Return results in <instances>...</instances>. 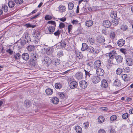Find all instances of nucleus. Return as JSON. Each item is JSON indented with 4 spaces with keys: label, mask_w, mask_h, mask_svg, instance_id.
<instances>
[{
    "label": "nucleus",
    "mask_w": 133,
    "mask_h": 133,
    "mask_svg": "<svg viewBox=\"0 0 133 133\" xmlns=\"http://www.w3.org/2000/svg\"><path fill=\"white\" fill-rule=\"evenodd\" d=\"M117 118V116L115 115H113L111 116L110 117V119L112 121L115 120Z\"/></svg>",
    "instance_id": "obj_49"
},
{
    "label": "nucleus",
    "mask_w": 133,
    "mask_h": 133,
    "mask_svg": "<svg viewBox=\"0 0 133 133\" xmlns=\"http://www.w3.org/2000/svg\"><path fill=\"white\" fill-rule=\"evenodd\" d=\"M60 60L57 59H55L54 60L53 62V64L54 65H58L59 64Z\"/></svg>",
    "instance_id": "obj_37"
},
{
    "label": "nucleus",
    "mask_w": 133,
    "mask_h": 133,
    "mask_svg": "<svg viewBox=\"0 0 133 133\" xmlns=\"http://www.w3.org/2000/svg\"><path fill=\"white\" fill-rule=\"evenodd\" d=\"M40 14V13H38L36 15H35L33 17L31 18V19H33L36 18L38 17V16H39Z\"/></svg>",
    "instance_id": "obj_61"
},
{
    "label": "nucleus",
    "mask_w": 133,
    "mask_h": 133,
    "mask_svg": "<svg viewBox=\"0 0 133 133\" xmlns=\"http://www.w3.org/2000/svg\"><path fill=\"white\" fill-rule=\"evenodd\" d=\"M121 83L120 80L118 79H116L114 82V86L117 87H119L121 86Z\"/></svg>",
    "instance_id": "obj_12"
},
{
    "label": "nucleus",
    "mask_w": 133,
    "mask_h": 133,
    "mask_svg": "<svg viewBox=\"0 0 133 133\" xmlns=\"http://www.w3.org/2000/svg\"><path fill=\"white\" fill-rule=\"evenodd\" d=\"M36 54L34 52L31 54V57L29 62V64L32 67L34 66L36 63V61L37 60Z\"/></svg>",
    "instance_id": "obj_1"
},
{
    "label": "nucleus",
    "mask_w": 133,
    "mask_h": 133,
    "mask_svg": "<svg viewBox=\"0 0 133 133\" xmlns=\"http://www.w3.org/2000/svg\"><path fill=\"white\" fill-rule=\"evenodd\" d=\"M89 46L87 44L85 43H83L82 44V47L81 48L82 50L84 51L86 50H88Z\"/></svg>",
    "instance_id": "obj_20"
},
{
    "label": "nucleus",
    "mask_w": 133,
    "mask_h": 133,
    "mask_svg": "<svg viewBox=\"0 0 133 133\" xmlns=\"http://www.w3.org/2000/svg\"><path fill=\"white\" fill-rule=\"evenodd\" d=\"M126 61L127 64L129 66H131L133 64V61L130 58H127Z\"/></svg>",
    "instance_id": "obj_16"
},
{
    "label": "nucleus",
    "mask_w": 133,
    "mask_h": 133,
    "mask_svg": "<svg viewBox=\"0 0 133 133\" xmlns=\"http://www.w3.org/2000/svg\"><path fill=\"white\" fill-rule=\"evenodd\" d=\"M66 45V44L65 41H63L61 43H59L58 46H59V48L63 49L65 48Z\"/></svg>",
    "instance_id": "obj_25"
},
{
    "label": "nucleus",
    "mask_w": 133,
    "mask_h": 133,
    "mask_svg": "<svg viewBox=\"0 0 133 133\" xmlns=\"http://www.w3.org/2000/svg\"><path fill=\"white\" fill-rule=\"evenodd\" d=\"M45 20H49L51 19L52 17L49 15H47L45 16Z\"/></svg>",
    "instance_id": "obj_53"
},
{
    "label": "nucleus",
    "mask_w": 133,
    "mask_h": 133,
    "mask_svg": "<svg viewBox=\"0 0 133 133\" xmlns=\"http://www.w3.org/2000/svg\"><path fill=\"white\" fill-rule=\"evenodd\" d=\"M58 95L61 99H63L65 97V95L63 92H59Z\"/></svg>",
    "instance_id": "obj_42"
},
{
    "label": "nucleus",
    "mask_w": 133,
    "mask_h": 133,
    "mask_svg": "<svg viewBox=\"0 0 133 133\" xmlns=\"http://www.w3.org/2000/svg\"><path fill=\"white\" fill-rule=\"evenodd\" d=\"M87 42L91 44H93L94 42V41L92 38H89L87 40Z\"/></svg>",
    "instance_id": "obj_40"
},
{
    "label": "nucleus",
    "mask_w": 133,
    "mask_h": 133,
    "mask_svg": "<svg viewBox=\"0 0 133 133\" xmlns=\"http://www.w3.org/2000/svg\"><path fill=\"white\" fill-rule=\"evenodd\" d=\"M101 86L103 88H106L108 87V84L106 80L103 79L102 81Z\"/></svg>",
    "instance_id": "obj_7"
},
{
    "label": "nucleus",
    "mask_w": 133,
    "mask_h": 133,
    "mask_svg": "<svg viewBox=\"0 0 133 133\" xmlns=\"http://www.w3.org/2000/svg\"><path fill=\"white\" fill-rule=\"evenodd\" d=\"M84 127L85 128H87L89 126V123L88 122H86L84 123Z\"/></svg>",
    "instance_id": "obj_59"
},
{
    "label": "nucleus",
    "mask_w": 133,
    "mask_h": 133,
    "mask_svg": "<svg viewBox=\"0 0 133 133\" xmlns=\"http://www.w3.org/2000/svg\"><path fill=\"white\" fill-rule=\"evenodd\" d=\"M59 28L60 29H62L65 27V24L61 22L59 25Z\"/></svg>",
    "instance_id": "obj_52"
},
{
    "label": "nucleus",
    "mask_w": 133,
    "mask_h": 133,
    "mask_svg": "<svg viewBox=\"0 0 133 133\" xmlns=\"http://www.w3.org/2000/svg\"><path fill=\"white\" fill-rule=\"evenodd\" d=\"M93 24V22L92 21L89 20L86 21L85 22L86 26L88 27L91 26Z\"/></svg>",
    "instance_id": "obj_29"
},
{
    "label": "nucleus",
    "mask_w": 133,
    "mask_h": 133,
    "mask_svg": "<svg viewBox=\"0 0 133 133\" xmlns=\"http://www.w3.org/2000/svg\"><path fill=\"white\" fill-rule=\"evenodd\" d=\"M22 56V58L25 61L28 60L29 57V54L27 53L23 54Z\"/></svg>",
    "instance_id": "obj_18"
},
{
    "label": "nucleus",
    "mask_w": 133,
    "mask_h": 133,
    "mask_svg": "<svg viewBox=\"0 0 133 133\" xmlns=\"http://www.w3.org/2000/svg\"><path fill=\"white\" fill-rule=\"evenodd\" d=\"M103 24L104 27L108 28H109L111 24V23L108 20H105L103 23Z\"/></svg>",
    "instance_id": "obj_10"
},
{
    "label": "nucleus",
    "mask_w": 133,
    "mask_h": 133,
    "mask_svg": "<svg viewBox=\"0 0 133 133\" xmlns=\"http://www.w3.org/2000/svg\"><path fill=\"white\" fill-rule=\"evenodd\" d=\"M40 33L38 30H35L33 34L34 37H38L40 35Z\"/></svg>",
    "instance_id": "obj_28"
},
{
    "label": "nucleus",
    "mask_w": 133,
    "mask_h": 133,
    "mask_svg": "<svg viewBox=\"0 0 133 133\" xmlns=\"http://www.w3.org/2000/svg\"><path fill=\"white\" fill-rule=\"evenodd\" d=\"M58 19L62 22H64L66 20V18L65 17H63L61 18H58Z\"/></svg>",
    "instance_id": "obj_60"
},
{
    "label": "nucleus",
    "mask_w": 133,
    "mask_h": 133,
    "mask_svg": "<svg viewBox=\"0 0 133 133\" xmlns=\"http://www.w3.org/2000/svg\"><path fill=\"white\" fill-rule=\"evenodd\" d=\"M122 79L125 81H127L129 79V77L126 74H123L122 76Z\"/></svg>",
    "instance_id": "obj_22"
},
{
    "label": "nucleus",
    "mask_w": 133,
    "mask_h": 133,
    "mask_svg": "<svg viewBox=\"0 0 133 133\" xmlns=\"http://www.w3.org/2000/svg\"><path fill=\"white\" fill-rule=\"evenodd\" d=\"M23 37L25 38L24 41H25V43L26 41L28 42L29 41H30V37L28 36L27 35L25 34L24 35Z\"/></svg>",
    "instance_id": "obj_32"
},
{
    "label": "nucleus",
    "mask_w": 133,
    "mask_h": 133,
    "mask_svg": "<svg viewBox=\"0 0 133 133\" xmlns=\"http://www.w3.org/2000/svg\"><path fill=\"white\" fill-rule=\"evenodd\" d=\"M57 56L59 57L63 55V53L62 51H59L57 53Z\"/></svg>",
    "instance_id": "obj_51"
},
{
    "label": "nucleus",
    "mask_w": 133,
    "mask_h": 133,
    "mask_svg": "<svg viewBox=\"0 0 133 133\" xmlns=\"http://www.w3.org/2000/svg\"><path fill=\"white\" fill-rule=\"evenodd\" d=\"M75 129L77 133H80L82 132V128L79 126H76L75 127Z\"/></svg>",
    "instance_id": "obj_30"
},
{
    "label": "nucleus",
    "mask_w": 133,
    "mask_h": 133,
    "mask_svg": "<svg viewBox=\"0 0 133 133\" xmlns=\"http://www.w3.org/2000/svg\"><path fill=\"white\" fill-rule=\"evenodd\" d=\"M96 69V72L97 75L102 76L104 75V72L102 69L98 68Z\"/></svg>",
    "instance_id": "obj_5"
},
{
    "label": "nucleus",
    "mask_w": 133,
    "mask_h": 133,
    "mask_svg": "<svg viewBox=\"0 0 133 133\" xmlns=\"http://www.w3.org/2000/svg\"><path fill=\"white\" fill-rule=\"evenodd\" d=\"M101 61L99 60L96 61L94 63V68L95 69L99 68L101 64Z\"/></svg>",
    "instance_id": "obj_9"
},
{
    "label": "nucleus",
    "mask_w": 133,
    "mask_h": 133,
    "mask_svg": "<svg viewBox=\"0 0 133 133\" xmlns=\"http://www.w3.org/2000/svg\"><path fill=\"white\" fill-rule=\"evenodd\" d=\"M58 9L59 11L63 12L65 11L66 8L64 6L61 5L59 6Z\"/></svg>",
    "instance_id": "obj_24"
},
{
    "label": "nucleus",
    "mask_w": 133,
    "mask_h": 133,
    "mask_svg": "<svg viewBox=\"0 0 133 133\" xmlns=\"http://www.w3.org/2000/svg\"><path fill=\"white\" fill-rule=\"evenodd\" d=\"M77 86V83L75 81H72L70 83V88L73 89L76 88Z\"/></svg>",
    "instance_id": "obj_11"
},
{
    "label": "nucleus",
    "mask_w": 133,
    "mask_h": 133,
    "mask_svg": "<svg viewBox=\"0 0 133 133\" xmlns=\"http://www.w3.org/2000/svg\"><path fill=\"white\" fill-rule=\"evenodd\" d=\"M78 23V21L77 20H73L72 21V23L73 24H77Z\"/></svg>",
    "instance_id": "obj_64"
},
{
    "label": "nucleus",
    "mask_w": 133,
    "mask_h": 133,
    "mask_svg": "<svg viewBox=\"0 0 133 133\" xmlns=\"http://www.w3.org/2000/svg\"><path fill=\"white\" fill-rule=\"evenodd\" d=\"M104 119V117L102 116H99L98 119V121L100 123L103 122Z\"/></svg>",
    "instance_id": "obj_38"
},
{
    "label": "nucleus",
    "mask_w": 133,
    "mask_h": 133,
    "mask_svg": "<svg viewBox=\"0 0 133 133\" xmlns=\"http://www.w3.org/2000/svg\"><path fill=\"white\" fill-rule=\"evenodd\" d=\"M128 27L126 25H122L121 26V29L123 31L126 30L128 29Z\"/></svg>",
    "instance_id": "obj_39"
},
{
    "label": "nucleus",
    "mask_w": 133,
    "mask_h": 133,
    "mask_svg": "<svg viewBox=\"0 0 133 133\" xmlns=\"http://www.w3.org/2000/svg\"><path fill=\"white\" fill-rule=\"evenodd\" d=\"M98 133H105V131L104 129H101L98 131Z\"/></svg>",
    "instance_id": "obj_63"
},
{
    "label": "nucleus",
    "mask_w": 133,
    "mask_h": 133,
    "mask_svg": "<svg viewBox=\"0 0 133 133\" xmlns=\"http://www.w3.org/2000/svg\"><path fill=\"white\" fill-rule=\"evenodd\" d=\"M91 79L92 82L94 83H97L101 80L100 77L98 76H93Z\"/></svg>",
    "instance_id": "obj_6"
},
{
    "label": "nucleus",
    "mask_w": 133,
    "mask_h": 133,
    "mask_svg": "<svg viewBox=\"0 0 133 133\" xmlns=\"http://www.w3.org/2000/svg\"><path fill=\"white\" fill-rule=\"evenodd\" d=\"M87 51L89 54H93L94 55L98 54L99 52L98 48H94L91 46H89Z\"/></svg>",
    "instance_id": "obj_2"
},
{
    "label": "nucleus",
    "mask_w": 133,
    "mask_h": 133,
    "mask_svg": "<svg viewBox=\"0 0 133 133\" xmlns=\"http://www.w3.org/2000/svg\"><path fill=\"white\" fill-rule=\"evenodd\" d=\"M27 49L29 51H31L34 49L35 46L34 45H30L27 47Z\"/></svg>",
    "instance_id": "obj_31"
},
{
    "label": "nucleus",
    "mask_w": 133,
    "mask_h": 133,
    "mask_svg": "<svg viewBox=\"0 0 133 133\" xmlns=\"http://www.w3.org/2000/svg\"><path fill=\"white\" fill-rule=\"evenodd\" d=\"M21 57V55L19 53L16 54L14 56V58L16 59H19Z\"/></svg>",
    "instance_id": "obj_41"
},
{
    "label": "nucleus",
    "mask_w": 133,
    "mask_h": 133,
    "mask_svg": "<svg viewBox=\"0 0 133 133\" xmlns=\"http://www.w3.org/2000/svg\"><path fill=\"white\" fill-rule=\"evenodd\" d=\"M55 87L56 89H59L62 87V85L60 83H57L55 84Z\"/></svg>",
    "instance_id": "obj_36"
},
{
    "label": "nucleus",
    "mask_w": 133,
    "mask_h": 133,
    "mask_svg": "<svg viewBox=\"0 0 133 133\" xmlns=\"http://www.w3.org/2000/svg\"><path fill=\"white\" fill-rule=\"evenodd\" d=\"M2 9L4 12H6L8 10V6L6 5H2Z\"/></svg>",
    "instance_id": "obj_43"
},
{
    "label": "nucleus",
    "mask_w": 133,
    "mask_h": 133,
    "mask_svg": "<svg viewBox=\"0 0 133 133\" xmlns=\"http://www.w3.org/2000/svg\"><path fill=\"white\" fill-rule=\"evenodd\" d=\"M125 42V41L124 40L120 39L118 41L117 44L119 46L121 47L124 44Z\"/></svg>",
    "instance_id": "obj_17"
},
{
    "label": "nucleus",
    "mask_w": 133,
    "mask_h": 133,
    "mask_svg": "<svg viewBox=\"0 0 133 133\" xmlns=\"http://www.w3.org/2000/svg\"><path fill=\"white\" fill-rule=\"evenodd\" d=\"M106 48H108L109 50H111L110 52L109 53L110 54L113 55L115 56H116V52L115 50L113 49L112 46L110 45H108L106 47Z\"/></svg>",
    "instance_id": "obj_4"
},
{
    "label": "nucleus",
    "mask_w": 133,
    "mask_h": 133,
    "mask_svg": "<svg viewBox=\"0 0 133 133\" xmlns=\"http://www.w3.org/2000/svg\"><path fill=\"white\" fill-rule=\"evenodd\" d=\"M72 28V25L71 24L69 25L68 26V28L69 32L71 30Z\"/></svg>",
    "instance_id": "obj_58"
},
{
    "label": "nucleus",
    "mask_w": 133,
    "mask_h": 133,
    "mask_svg": "<svg viewBox=\"0 0 133 133\" xmlns=\"http://www.w3.org/2000/svg\"><path fill=\"white\" fill-rule=\"evenodd\" d=\"M56 26H52V25H50L48 27V29L50 32L53 33L55 31Z\"/></svg>",
    "instance_id": "obj_21"
},
{
    "label": "nucleus",
    "mask_w": 133,
    "mask_h": 133,
    "mask_svg": "<svg viewBox=\"0 0 133 133\" xmlns=\"http://www.w3.org/2000/svg\"><path fill=\"white\" fill-rule=\"evenodd\" d=\"M15 3L14 2L12 1H10L8 3V5L10 8H12L14 6Z\"/></svg>",
    "instance_id": "obj_33"
},
{
    "label": "nucleus",
    "mask_w": 133,
    "mask_h": 133,
    "mask_svg": "<svg viewBox=\"0 0 133 133\" xmlns=\"http://www.w3.org/2000/svg\"><path fill=\"white\" fill-rule=\"evenodd\" d=\"M48 23L53 25L52 26H56V23L55 21H49L48 22Z\"/></svg>",
    "instance_id": "obj_44"
},
{
    "label": "nucleus",
    "mask_w": 133,
    "mask_h": 133,
    "mask_svg": "<svg viewBox=\"0 0 133 133\" xmlns=\"http://www.w3.org/2000/svg\"><path fill=\"white\" fill-rule=\"evenodd\" d=\"M75 77L78 79H81L83 77V74L81 72H77L75 75Z\"/></svg>",
    "instance_id": "obj_15"
},
{
    "label": "nucleus",
    "mask_w": 133,
    "mask_h": 133,
    "mask_svg": "<svg viewBox=\"0 0 133 133\" xmlns=\"http://www.w3.org/2000/svg\"><path fill=\"white\" fill-rule=\"evenodd\" d=\"M97 41L98 42L102 43L104 42L105 39L103 36H101L97 37Z\"/></svg>",
    "instance_id": "obj_14"
},
{
    "label": "nucleus",
    "mask_w": 133,
    "mask_h": 133,
    "mask_svg": "<svg viewBox=\"0 0 133 133\" xmlns=\"http://www.w3.org/2000/svg\"><path fill=\"white\" fill-rule=\"evenodd\" d=\"M50 60V58L48 57H46L43 60V61H44L45 63H49V61Z\"/></svg>",
    "instance_id": "obj_46"
},
{
    "label": "nucleus",
    "mask_w": 133,
    "mask_h": 133,
    "mask_svg": "<svg viewBox=\"0 0 133 133\" xmlns=\"http://www.w3.org/2000/svg\"><path fill=\"white\" fill-rule=\"evenodd\" d=\"M46 94L47 95H51L53 93V90L50 88L47 89L45 91Z\"/></svg>",
    "instance_id": "obj_19"
},
{
    "label": "nucleus",
    "mask_w": 133,
    "mask_h": 133,
    "mask_svg": "<svg viewBox=\"0 0 133 133\" xmlns=\"http://www.w3.org/2000/svg\"><path fill=\"white\" fill-rule=\"evenodd\" d=\"M52 103L54 104H57L59 102V99L58 98L56 97L53 98L52 99Z\"/></svg>",
    "instance_id": "obj_27"
},
{
    "label": "nucleus",
    "mask_w": 133,
    "mask_h": 133,
    "mask_svg": "<svg viewBox=\"0 0 133 133\" xmlns=\"http://www.w3.org/2000/svg\"><path fill=\"white\" fill-rule=\"evenodd\" d=\"M128 113H125L122 115V117L123 119H126L128 117Z\"/></svg>",
    "instance_id": "obj_48"
},
{
    "label": "nucleus",
    "mask_w": 133,
    "mask_h": 133,
    "mask_svg": "<svg viewBox=\"0 0 133 133\" xmlns=\"http://www.w3.org/2000/svg\"><path fill=\"white\" fill-rule=\"evenodd\" d=\"M6 52L9 53L10 55L12 54L13 53V51H12L11 49H10L7 50Z\"/></svg>",
    "instance_id": "obj_62"
},
{
    "label": "nucleus",
    "mask_w": 133,
    "mask_h": 133,
    "mask_svg": "<svg viewBox=\"0 0 133 133\" xmlns=\"http://www.w3.org/2000/svg\"><path fill=\"white\" fill-rule=\"evenodd\" d=\"M109 57V58L108 61V64L109 65H111L114 63V61L115 59V57L113 55H111L110 54L108 53Z\"/></svg>",
    "instance_id": "obj_3"
},
{
    "label": "nucleus",
    "mask_w": 133,
    "mask_h": 133,
    "mask_svg": "<svg viewBox=\"0 0 133 133\" xmlns=\"http://www.w3.org/2000/svg\"><path fill=\"white\" fill-rule=\"evenodd\" d=\"M115 59H116L117 63H119L122 62L123 60L122 57L120 55L116 56Z\"/></svg>",
    "instance_id": "obj_13"
},
{
    "label": "nucleus",
    "mask_w": 133,
    "mask_h": 133,
    "mask_svg": "<svg viewBox=\"0 0 133 133\" xmlns=\"http://www.w3.org/2000/svg\"><path fill=\"white\" fill-rule=\"evenodd\" d=\"M25 25L26 26V27L27 28L31 27L32 28H33L35 27L36 26L35 25H33L29 23L26 24Z\"/></svg>",
    "instance_id": "obj_54"
},
{
    "label": "nucleus",
    "mask_w": 133,
    "mask_h": 133,
    "mask_svg": "<svg viewBox=\"0 0 133 133\" xmlns=\"http://www.w3.org/2000/svg\"><path fill=\"white\" fill-rule=\"evenodd\" d=\"M14 1L17 4H21L23 3V0H14Z\"/></svg>",
    "instance_id": "obj_47"
},
{
    "label": "nucleus",
    "mask_w": 133,
    "mask_h": 133,
    "mask_svg": "<svg viewBox=\"0 0 133 133\" xmlns=\"http://www.w3.org/2000/svg\"><path fill=\"white\" fill-rule=\"evenodd\" d=\"M84 71L85 72V75H86V76H88L89 77H90V75H91V74H90L89 73V72L85 70H84Z\"/></svg>",
    "instance_id": "obj_57"
},
{
    "label": "nucleus",
    "mask_w": 133,
    "mask_h": 133,
    "mask_svg": "<svg viewBox=\"0 0 133 133\" xmlns=\"http://www.w3.org/2000/svg\"><path fill=\"white\" fill-rule=\"evenodd\" d=\"M45 50L46 53H47L48 55L51 54L52 53L51 50L50 48H47L45 49Z\"/></svg>",
    "instance_id": "obj_35"
},
{
    "label": "nucleus",
    "mask_w": 133,
    "mask_h": 133,
    "mask_svg": "<svg viewBox=\"0 0 133 133\" xmlns=\"http://www.w3.org/2000/svg\"><path fill=\"white\" fill-rule=\"evenodd\" d=\"M80 86L81 88L85 89L87 86V83L85 81H81L79 82Z\"/></svg>",
    "instance_id": "obj_8"
},
{
    "label": "nucleus",
    "mask_w": 133,
    "mask_h": 133,
    "mask_svg": "<svg viewBox=\"0 0 133 133\" xmlns=\"http://www.w3.org/2000/svg\"><path fill=\"white\" fill-rule=\"evenodd\" d=\"M120 50L122 53L124 54H127V51L125 49H120Z\"/></svg>",
    "instance_id": "obj_56"
},
{
    "label": "nucleus",
    "mask_w": 133,
    "mask_h": 133,
    "mask_svg": "<svg viewBox=\"0 0 133 133\" xmlns=\"http://www.w3.org/2000/svg\"><path fill=\"white\" fill-rule=\"evenodd\" d=\"M117 16V13L116 11H111L110 14L111 17L114 19Z\"/></svg>",
    "instance_id": "obj_23"
},
{
    "label": "nucleus",
    "mask_w": 133,
    "mask_h": 133,
    "mask_svg": "<svg viewBox=\"0 0 133 133\" xmlns=\"http://www.w3.org/2000/svg\"><path fill=\"white\" fill-rule=\"evenodd\" d=\"M60 34V32L59 30H58L57 31L54 33L55 35L56 36H59Z\"/></svg>",
    "instance_id": "obj_55"
},
{
    "label": "nucleus",
    "mask_w": 133,
    "mask_h": 133,
    "mask_svg": "<svg viewBox=\"0 0 133 133\" xmlns=\"http://www.w3.org/2000/svg\"><path fill=\"white\" fill-rule=\"evenodd\" d=\"M74 5L71 2L69 3L68 4V8L69 10H72L74 8Z\"/></svg>",
    "instance_id": "obj_34"
},
{
    "label": "nucleus",
    "mask_w": 133,
    "mask_h": 133,
    "mask_svg": "<svg viewBox=\"0 0 133 133\" xmlns=\"http://www.w3.org/2000/svg\"><path fill=\"white\" fill-rule=\"evenodd\" d=\"M115 36V32L114 31H111L110 33V37L112 38H114Z\"/></svg>",
    "instance_id": "obj_45"
},
{
    "label": "nucleus",
    "mask_w": 133,
    "mask_h": 133,
    "mask_svg": "<svg viewBox=\"0 0 133 133\" xmlns=\"http://www.w3.org/2000/svg\"><path fill=\"white\" fill-rule=\"evenodd\" d=\"M31 105V102L30 101L28 100H25L24 105L26 107H29Z\"/></svg>",
    "instance_id": "obj_26"
},
{
    "label": "nucleus",
    "mask_w": 133,
    "mask_h": 133,
    "mask_svg": "<svg viewBox=\"0 0 133 133\" xmlns=\"http://www.w3.org/2000/svg\"><path fill=\"white\" fill-rule=\"evenodd\" d=\"M122 72V70L120 68H118L116 70V73L117 75H120Z\"/></svg>",
    "instance_id": "obj_50"
}]
</instances>
